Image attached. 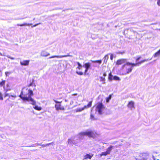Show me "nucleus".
Masks as SVG:
<instances>
[{"mask_svg":"<svg viewBox=\"0 0 160 160\" xmlns=\"http://www.w3.org/2000/svg\"><path fill=\"white\" fill-rule=\"evenodd\" d=\"M93 154H87L83 156V160L89 159H91L93 157Z\"/></svg>","mask_w":160,"mask_h":160,"instance_id":"nucleus-11","label":"nucleus"},{"mask_svg":"<svg viewBox=\"0 0 160 160\" xmlns=\"http://www.w3.org/2000/svg\"><path fill=\"white\" fill-rule=\"evenodd\" d=\"M54 102L56 103L55 105V107L57 110H64L65 107L61 105L62 101L59 102L56 100H54Z\"/></svg>","mask_w":160,"mask_h":160,"instance_id":"nucleus-5","label":"nucleus"},{"mask_svg":"<svg viewBox=\"0 0 160 160\" xmlns=\"http://www.w3.org/2000/svg\"><path fill=\"white\" fill-rule=\"evenodd\" d=\"M29 60H25L20 62V64L22 66H27L29 64Z\"/></svg>","mask_w":160,"mask_h":160,"instance_id":"nucleus-13","label":"nucleus"},{"mask_svg":"<svg viewBox=\"0 0 160 160\" xmlns=\"http://www.w3.org/2000/svg\"><path fill=\"white\" fill-rule=\"evenodd\" d=\"M157 0V4L158 6H160V0Z\"/></svg>","mask_w":160,"mask_h":160,"instance_id":"nucleus-33","label":"nucleus"},{"mask_svg":"<svg viewBox=\"0 0 160 160\" xmlns=\"http://www.w3.org/2000/svg\"><path fill=\"white\" fill-rule=\"evenodd\" d=\"M11 97L14 98H16L17 96L16 95H11L10 96H9V98L6 100L5 102L7 103L8 102V101H10L11 102H12V100H14V99L11 98Z\"/></svg>","mask_w":160,"mask_h":160,"instance_id":"nucleus-15","label":"nucleus"},{"mask_svg":"<svg viewBox=\"0 0 160 160\" xmlns=\"http://www.w3.org/2000/svg\"><path fill=\"white\" fill-rule=\"evenodd\" d=\"M92 101H91L89 102L88 104L87 105L84 106V107L82 108L79 109L78 110V111H81L83 110L84 109L88 108L91 107L92 105Z\"/></svg>","mask_w":160,"mask_h":160,"instance_id":"nucleus-9","label":"nucleus"},{"mask_svg":"<svg viewBox=\"0 0 160 160\" xmlns=\"http://www.w3.org/2000/svg\"><path fill=\"white\" fill-rule=\"evenodd\" d=\"M87 136L89 138H94L96 137L97 133L92 130H88L87 131Z\"/></svg>","mask_w":160,"mask_h":160,"instance_id":"nucleus-7","label":"nucleus"},{"mask_svg":"<svg viewBox=\"0 0 160 160\" xmlns=\"http://www.w3.org/2000/svg\"><path fill=\"white\" fill-rule=\"evenodd\" d=\"M52 143H49L46 144H42V145H41L39 144H38V145H40L41 146V147L42 148H44V147L47 146H48V145H50Z\"/></svg>","mask_w":160,"mask_h":160,"instance_id":"nucleus-24","label":"nucleus"},{"mask_svg":"<svg viewBox=\"0 0 160 160\" xmlns=\"http://www.w3.org/2000/svg\"><path fill=\"white\" fill-rule=\"evenodd\" d=\"M148 60V59H144L136 63H132L128 62L122 67V70L123 72V74L126 75L132 71L134 67L139 66L142 63Z\"/></svg>","mask_w":160,"mask_h":160,"instance_id":"nucleus-1","label":"nucleus"},{"mask_svg":"<svg viewBox=\"0 0 160 160\" xmlns=\"http://www.w3.org/2000/svg\"><path fill=\"white\" fill-rule=\"evenodd\" d=\"M79 135L81 137L83 136H87V131L81 132L79 133Z\"/></svg>","mask_w":160,"mask_h":160,"instance_id":"nucleus-18","label":"nucleus"},{"mask_svg":"<svg viewBox=\"0 0 160 160\" xmlns=\"http://www.w3.org/2000/svg\"><path fill=\"white\" fill-rule=\"evenodd\" d=\"M41 24V23H38L37 24H36L34 25H33V26H32V27H35L37 25H38L39 24Z\"/></svg>","mask_w":160,"mask_h":160,"instance_id":"nucleus-34","label":"nucleus"},{"mask_svg":"<svg viewBox=\"0 0 160 160\" xmlns=\"http://www.w3.org/2000/svg\"><path fill=\"white\" fill-rule=\"evenodd\" d=\"M104 108V106L101 102H98L95 105V110L100 114H102V113L103 110Z\"/></svg>","mask_w":160,"mask_h":160,"instance_id":"nucleus-4","label":"nucleus"},{"mask_svg":"<svg viewBox=\"0 0 160 160\" xmlns=\"http://www.w3.org/2000/svg\"><path fill=\"white\" fill-rule=\"evenodd\" d=\"M113 58V55L111 54V59H112Z\"/></svg>","mask_w":160,"mask_h":160,"instance_id":"nucleus-37","label":"nucleus"},{"mask_svg":"<svg viewBox=\"0 0 160 160\" xmlns=\"http://www.w3.org/2000/svg\"><path fill=\"white\" fill-rule=\"evenodd\" d=\"M0 100H3V98L1 92H0Z\"/></svg>","mask_w":160,"mask_h":160,"instance_id":"nucleus-32","label":"nucleus"},{"mask_svg":"<svg viewBox=\"0 0 160 160\" xmlns=\"http://www.w3.org/2000/svg\"><path fill=\"white\" fill-rule=\"evenodd\" d=\"M68 144H71L72 143V140L71 139H69L68 140Z\"/></svg>","mask_w":160,"mask_h":160,"instance_id":"nucleus-30","label":"nucleus"},{"mask_svg":"<svg viewBox=\"0 0 160 160\" xmlns=\"http://www.w3.org/2000/svg\"><path fill=\"white\" fill-rule=\"evenodd\" d=\"M8 58L12 59H14V58H11L10 57H8Z\"/></svg>","mask_w":160,"mask_h":160,"instance_id":"nucleus-40","label":"nucleus"},{"mask_svg":"<svg viewBox=\"0 0 160 160\" xmlns=\"http://www.w3.org/2000/svg\"><path fill=\"white\" fill-rule=\"evenodd\" d=\"M108 78L110 79V73L108 74Z\"/></svg>","mask_w":160,"mask_h":160,"instance_id":"nucleus-41","label":"nucleus"},{"mask_svg":"<svg viewBox=\"0 0 160 160\" xmlns=\"http://www.w3.org/2000/svg\"><path fill=\"white\" fill-rule=\"evenodd\" d=\"M141 58V57L140 56H138L137 57H136L135 58V61L136 62H138V60H139Z\"/></svg>","mask_w":160,"mask_h":160,"instance_id":"nucleus-27","label":"nucleus"},{"mask_svg":"<svg viewBox=\"0 0 160 160\" xmlns=\"http://www.w3.org/2000/svg\"><path fill=\"white\" fill-rule=\"evenodd\" d=\"M27 86L29 87L30 86H33L34 87V89H36V84L35 83V81L33 79H32L30 80V83L28 84Z\"/></svg>","mask_w":160,"mask_h":160,"instance_id":"nucleus-10","label":"nucleus"},{"mask_svg":"<svg viewBox=\"0 0 160 160\" xmlns=\"http://www.w3.org/2000/svg\"><path fill=\"white\" fill-rule=\"evenodd\" d=\"M120 79L117 76H113L111 73V81L112 80H115L116 81H119Z\"/></svg>","mask_w":160,"mask_h":160,"instance_id":"nucleus-16","label":"nucleus"},{"mask_svg":"<svg viewBox=\"0 0 160 160\" xmlns=\"http://www.w3.org/2000/svg\"><path fill=\"white\" fill-rule=\"evenodd\" d=\"M90 64L89 62L86 63L83 65V66L85 68V69L84 72V75L86 74L88 69L90 68Z\"/></svg>","mask_w":160,"mask_h":160,"instance_id":"nucleus-8","label":"nucleus"},{"mask_svg":"<svg viewBox=\"0 0 160 160\" xmlns=\"http://www.w3.org/2000/svg\"><path fill=\"white\" fill-rule=\"evenodd\" d=\"M8 94H6L5 95V96H4V97H6L7 96H8Z\"/></svg>","mask_w":160,"mask_h":160,"instance_id":"nucleus-38","label":"nucleus"},{"mask_svg":"<svg viewBox=\"0 0 160 160\" xmlns=\"http://www.w3.org/2000/svg\"><path fill=\"white\" fill-rule=\"evenodd\" d=\"M127 62V60L126 59L121 58L119 59L116 62H114V64L115 65H119L122 64H124Z\"/></svg>","mask_w":160,"mask_h":160,"instance_id":"nucleus-6","label":"nucleus"},{"mask_svg":"<svg viewBox=\"0 0 160 160\" xmlns=\"http://www.w3.org/2000/svg\"><path fill=\"white\" fill-rule=\"evenodd\" d=\"M58 57L57 56H52L51 57H50V58H56V57L58 58Z\"/></svg>","mask_w":160,"mask_h":160,"instance_id":"nucleus-35","label":"nucleus"},{"mask_svg":"<svg viewBox=\"0 0 160 160\" xmlns=\"http://www.w3.org/2000/svg\"><path fill=\"white\" fill-rule=\"evenodd\" d=\"M157 160H159V159H157Z\"/></svg>","mask_w":160,"mask_h":160,"instance_id":"nucleus-45","label":"nucleus"},{"mask_svg":"<svg viewBox=\"0 0 160 160\" xmlns=\"http://www.w3.org/2000/svg\"><path fill=\"white\" fill-rule=\"evenodd\" d=\"M110 99V95L108 96V97L106 98V102H109V100Z\"/></svg>","mask_w":160,"mask_h":160,"instance_id":"nucleus-31","label":"nucleus"},{"mask_svg":"<svg viewBox=\"0 0 160 160\" xmlns=\"http://www.w3.org/2000/svg\"><path fill=\"white\" fill-rule=\"evenodd\" d=\"M6 83V81L5 80H3L0 82V86L4 87Z\"/></svg>","mask_w":160,"mask_h":160,"instance_id":"nucleus-20","label":"nucleus"},{"mask_svg":"<svg viewBox=\"0 0 160 160\" xmlns=\"http://www.w3.org/2000/svg\"><path fill=\"white\" fill-rule=\"evenodd\" d=\"M135 32H134L129 29H126L124 32V34L126 38L129 39H132L134 36Z\"/></svg>","mask_w":160,"mask_h":160,"instance_id":"nucleus-3","label":"nucleus"},{"mask_svg":"<svg viewBox=\"0 0 160 160\" xmlns=\"http://www.w3.org/2000/svg\"><path fill=\"white\" fill-rule=\"evenodd\" d=\"M153 57L155 58L158 57L160 56V49L157 52H155L153 55Z\"/></svg>","mask_w":160,"mask_h":160,"instance_id":"nucleus-19","label":"nucleus"},{"mask_svg":"<svg viewBox=\"0 0 160 160\" xmlns=\"http://www.w3.org/2000/svg\"><path fill=\"white\" fill-rule=\"evenodd\" d=\"M127 106L128 108L131 109L134 108V102L132 101L129 102L127 105Z\"/></svg>","mask_w":160,"mask_h":160,"instance_id":"nucleus-12","label":"nucleus"},{"mask_svg":"<svg viewBox=\"0 0 160 160\" xmlns=\"http://www.w3.org/2000/svg\"><path fill=\"white\" fill-rule=\"evenodd\" d=\"M147 159L146 156L142 155L140 156L139 158L136 159V160H147Z\"/></svg>","mask_w":160,"mask_h":160,"instance_id":"nucleus-14","label":"nucleus"},{"mask_svg":"<svg viewBox=\"0 0 160 160\" xmlns=\"http://www.w3.org/2000/svg\"><path fill=\"white\" fill-rule=\"evenodd\" d=\"M33 108L38 111H40L42 109V108L40 107H38V106H35L33 107Z\"/></svg>","mask_w":160,"mask_h":160,"instance_id":"nucleus-23","label":"nucleus"},{"mask_svg":"<svg viewBox=\"0 0 160 160\" xmlns=\"http://www.w3.org/2000/svg\"><path fill=\"white\" fill-rule=\"evenodd\" d=\"M110 97H111V94Z\"/></svg>","mask_w":160,"mask_h":160,"instance_id":"nucleus-44","label":"nucleus"},{"mask_svg":"<svg viewBox=\"0 0 160 160\" xmlns=\"http://www.w3.org/2000/svg\"><path fill=\"white\" fill-rule=\"evenodd\" d=\"M102 78V79L101 80L102 81H104V80H105V78Z\"/></svg>","mask_w":160,"mask_h":160,"instance_id":"nucleus-42","label":"nucleus"},{"mask_svg":"<svg viewBox=\"0 0 160 160\" xmlns=\"http://www.w3.org/2000/svg\"><path fill=\"white\" fill-rule=\"evenodd\" d=\"M25 91H26L24 90H22L19 97L23 101H31L32 105H36V101L32 98V96L33 95L32 91L31 89H28V88L26 89Z\"/></svg>","mask_w":160,"mask_h":160,"instance_id":"nucleus-2","label":"nucleus"},{"mask_svg":"<svg viewBox=\"0 0 160 160\" xmlns=\"http://www.w3.org/2000/svg\"><path fill=\"white\" fill-rule=\"evenodd\" d=\"M32 25V24L30 23H24L22 24H18L17 25V26H30Z\"/></svg>","mask_w":160,"mask_h":160,"instance_id":"nucleus-17","label":"nucleus"},{"mask_svg":"<svg viewBox=\"0 0 160 160\" xmlns=\"http://www.w3.org/2000/svg\"><path fill=\"white\" fill-rule=\"evenodd\" d=\"M45 52H42V54L43 56L46 57L50 55L49 53L47 52L46 53H45Z\"/></svg>","mask_w":160,"mask_h":160,"instance_id":"nucleus-25","label":"nucleus"},{"mask_svg":"<svg viewBox=\"0 0 160 160\" xmlns=\"http://www.w3.org/2000/svg\"><path fill=\"white\" fill-rule=\"evenodd\" d=\"M76 73L78 75H82L83 74V73L82 72H79V71H76Z\"/></svg>","mask_w":160,"mask_h":160,"instance_id":"nucleus-29","label":"nucleus"},{"mask_svg":"<svg viewBox=\"0 0 160 160\" xmlns=\"http://www.w3.org/2000/svg\"><path fill=\"white\" fill-rule=\"evenodd\" d=\"M104 75L105 76V75H106L105 74H104Z\"/></svg>","mask_w":160,"mask_h":160,"instance_id":"nucleus-43","label":"nucleus"},{"mask_svg":"<svg viewBox=\"0 0 160 160\" xmlns=\"http://www.w3.org/2000/svg\"><path fill=\"white\" fill-rule=\"evenodd\" d=\"M90 118V119L92 120H95V119L94 118V115L92 113L91 114Z\"/></svg>","mask_w":160,"mask_h":160,"instance_id":"nucleus-28","label":"nucleus"},{"mask_svg":"<svg viewBox=\"0 0 160 160\" xmlns=\"http://www.w3.org/2000/svg\"><path fill=\"white\" fill-rule=\"evenodd\" d=\"M108 154V153L107 152H102L101 154H100V156L101 157L103 155L106 156Z\"/></svg>","mask_w":160,"mask_h":160,"instance_id":"nucleus-26","label":"nucleus"},{"mask_svg":"<svg viewBox=\"0 0 160 160\" xmlns=\"http://www.w3.org/2000/svg\"><path fill=\"white\" fill-rule=\"evenodd\" d=\"M77 63L78 65V66L77 67V68L78 70L81 69L82 66L79 62H77Z\"/></svg>","mask_w":160,"mask_h":160,"instance_id":"nucleus-22","label":"nucleus"},{"mask_svg":"<svg viewBox=\"0 0 160 160\" xmlns=\"http://www.w3.org/2000/svg\"><path fill=\"white\" fill-rule=\"evenodd\" d=\"M77 95V93H74V94H72V95L75 96V95Z\"/></svg>","mask_w":160,"mask_h":160,"instance_id":"nucleus-39","label":"nucleus"},{"mask_svg":"<svg viewBox=\"0 0 160 160\" xmlns=\"http://www.w3.org/2000/svg\"><path fill=\"white\" fill-rule=\"evenodd\" d=\"M91 61L93 63H97L100 64L102 62V60H98L94 61L91 60Z\"/></svg>","mask_w":160,"mask_h":160,"instance_id":"nucleus-21","label":"nucleus"},{"mask_svg":"<svg viewBox=\"0 0 160 160\" xmlns=\"http://www.w3.org/2000/svg\"><path fill=\"white\" fill-rule=\"evenodd\" d=\"M9 73L8 72H5V74L6 75V76H7L8 75V74H9Z\"/></svg>","mask_w":160,"mask_h":160,"instance_id":"nucleus-36","label":"nucleus"}]
</instances>
